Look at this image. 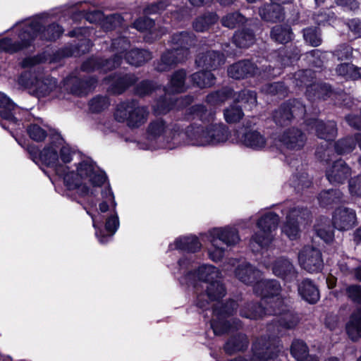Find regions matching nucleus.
<instances>
[{"mask_svg": "<svg viewBox=\"0 0 361 361\" xmlns=\"http://www.w3.org/2000/svg\"><path fill=\"white\" fill-rule=\"evenodd\" d=\"M185 117L188 120L198 118L202 124H192L183 132L178 125L168 124L163 119L157 118L148 125V139L162 147L173 149L184 144L214 147L225 143L230 137V131L226 126L215 123L214 112L202 104L188 108Z\"/></svg>", "mask_w": 361, "mask_h": 361, "instance_id": "1", "label": "nucleus"}, {"mask_svg": "<svg viewBox=\"0 0 361 361\" xmlns=\"http://www.w3.org/2000/svg\"><path fill=\"white\" fill-rule=\"evenodd\" d=\"M67 170L66 168L61 176L66 188L70 190H75L82 197H87L88 205L95 208L97 202L93 197L106 180L104 172L99 170L89 158L84 159L78 163L76 172Z\"/></svg>", "mask_w": 361, "mask_h": 361, "instance_id": "2", "label": "nucleus"}, {"mask_svg": "<svg viewBox=\"0 0 361 361\" xmlns=\"http://www.w3.org/2000/svg\"><path fill=\"white\" fill-rule=\"evenodd\" d=\"M220 271L213 265L202 264L196 271H189L179 279L181 284L191 285L197 294L196 305L206 308L209 300H218L226 295V288L219 281Z\"/></svg>", "mask_w": 361, "mask_h": 361, "instance_id": "3", "label": "nucleus"}, {"mask_svg": "<svg viewBox=\"0 0 361 361\" xmlns=\"http://www.w3.org/2000/svg\"><path fill=\"white\" fill-rule=\"evenodd\" d=\"M254 293L262 298V302L266 305L249 302L240 310L241 317L250 319H258L267 314L276 313L275 307H281L285 300L281 295V285L276 280L263 279L261 277L253 286Z\"/></svg>", "mask_w": 361, "mask_h": 361, "instance_id": "4", "label": "nucleus"}, {"mask_svg": "<svg viewBox=\"0 0 361 361\" xmlns=\"http://www.w3.org/2000/svg\"><path fill=\"white\" fill-rule=\"evenodd\" d=\"M102 201L99 204V212L97 214L91 212L90 209L85 207L87 214L92 220L95 228L96 236L101 243L108 242L119 227V219L115 210L116 203L114 194L109 187L101 190Z\"/></svg>", "mask_w": 361, "mask_h": 361, "instance_id": "5", "label": "nucleus"}, {"mask_svg": "<svg viewBox=\"0 0 361 361\" xmlns=\"http://www.w3.org/2000/svg\"><path fill=\"white\" fill-rule=\"evenodd\" d=\"M27 151L35 163L41 161L47 166L53 168L59 176L63 175L66 168L61 161L63 164L71 162L75 153L58 133L51 137L50 142L42 151L39 152L33 146H30Z\"/></svg>", "mask_w": 361, "mask_h": 361, "instance_id": "6", "label": "nucleus"}, {"mask_svg": "<svg viewBox=\"0 0 361 361\" xmlns=\"http://www.w3.org/2000/svg\"><path fill=\"white\" fill-rule=\"evenodd\" d=\"M195 39L192 34L181 32L171 37V49L165 51L160 60L155 63V69L159 72L169 71L178 63L184 61L189 56V48L195 44Z\"/></svg>", "mask_w": 361, "mask_h": 361, "instance_id": "7", "label": "nucleus"}, {"mask_svg": "<svg viewBox=\"0 0 361 361\" xmlns=\"http://www.w3.org/2000/svg\"><path fill=\"white\" fill-rule=\"evenodd\" d=\"M207 239L211 245L208 248L209 258L214 262L220 261L224 256L225 248L219 246L221 243L227 247H233L240 241L238 230L233 226L217 227L209 230Z\"/></svg>", "mask_w": 361, "mask_h": 361, "instance_id": "8", "label": "nucleus"}, {"mask_svg": "<svg viewBox=\"0 0 361 361\" xmlns=\"http://www.w3.org/2000/svg\"><path fill=\"white\" fill-rule=\"evenodd\" d=\"M130 44L129 40L123 37L114 39L111 43V49L114 52L113 59H103L97 57H92L85 61L81 69L83 71L91 72L99 71V72H106L119 66L123 60V56L127 52Z\"/></svg>", "mask_w": 361, "mask_h": 361, "instance_id": "9", "label": "nucleus"}, {"mask_svg": "<svg viewBox=\"0 0 361 361\" xmlns=\"http://www.w3.org/2000/svg\"><path fill=\"white\" fill-rule=\"evenodd\" d=\"M185 78L186 72L185 70L180 69L175 71L171 75L170 81L165 89L166 94L183 92L185 90ZM166 95H165L164 98H160L157 101L156 104H154L153 109L156 114H166L176 106L179 107L180 104L183 103V101H185L186 104L192 102L190 97H186L184 99L170 98L169 101L166 99Z\"/></svg>", "mask_w": 361, "mask_h": 361, "instance_id": "10", "label": "nucleus"}, {"mask_svg": "<svg viewBox=\"0 0 361 361\" xmlns=\"http://www.w3.org/2000/svg\"><path fill=\"white\" fill-rule=\"evenodd\" d=\"M114 116L116 121L126 122L130 128H138L147 122L149 111L135 100H127L117 104Z\"/></svg>", "mask_w": 361, "mask_h": 361, "instance_id": "11", "label": "nucleus"}, {"mask_svg": "<svg viewBox=\"0 0 361 361\" xmlns=\"http://www.w3.org/2000/svg\"><path fill=\"white\" fill-rule=\"evenodd\" d=\"M279 217L273 212H267L257 221L259 231L255 233L250 240V247L253 252L267 247L273 240L272 232L277 228Z\"/></svg>", "mask_w": 361, "mask_h": 361, "instance_id": "12", "label": "nucleus"}, {"mask_svg": "<svg viewBox=\"0 0 361 361\" xmlns=\"http://www.w3.org/2000/svg\"><path fill=\"white\" fill-rule=\"evenodd\" d=\"M47 15H39L35 18L25 21L27 35L32 37V42L37 38L41 40L52 41L59 38L63 32V28L57 24H51L44 27Z\"/></svg>", "mask_w": 361, "mask_h": 361, "instance_id": "13", "label": "nucleus"}, {"mask_svg": "<svg viewBox=\"0 0 361 361\" xmlns=\"http://www.w3.org/2000/svg\"><path fill=\"white\" fill-rule=\"evenodd\" d=\"M314 78V73L310 70H302L294 74L293 83L298 87L307 86L306 94L309 99H326L331 97L332 91L327 84L313 83L308 84Z\"/></svg>", "mask_w": 361, "mask_h": 361, "instance_id": "14", "label": "nucleus"}, {"mask_svg": "<svg viewBox=\"0 0 361 361\" xmlns=\"http://www.w3.org/2000/svg\"><path fill=\"white\" fill-rule=\"evenodd\" d=\"M238 306V303L233 300L215 306L211 321V327L215 335H221L231 329L232 327L226 319L236 312Z\"/></svg>", "mask_w": 361, "mask_h": 361, "instance_id": "15", "label": "nucleus"}, {"mask_svg": "<svg viewBox=\"0 0 361 361\" xmlns=\"http://www.w3.org/2000/svg\"><path fill=\"white\" fill-rule=\"evenodd\" d=\"M290 202H286L282 213L286 214V221L282 226V232L290 240L296 239L300 233L299 223L305 221L310 216L307 209L290 207Z\"/></svg>", "mask_w": 361, "mask_h": 361, "instance_id": "16", "label": "nucleus"}, {"mask_svg": "<svg viewBox=\"0 0 361 361\" xmlns=\"http://www.w3.org/2000/svg\"><path fill=\"white\" fill-rule=\"evenodd\" d=\"M279 70L275 72L271 67H266V69L261 72L257 66L249 60H243L231 65L228 68V75L234 79H243L249 76L256 75H262V78H271L279 75Z\"/></svg>", "mask_w": 361, "mask_h": 361, "instance_id": "17", "label": "nucleus"}, {"mask_svg": "<svg viewBox=\"0 0 361 361\" xmlns=\"http://www.w3.org/2000/svg\"><path fill=\"white\" fill-rule=\"evenodd\" d=\"M277 340L275 337L257 339L252 345L253 355L250 361H279L277 359L279 353ZM231 361H247L241 357Z\"/></svg>", "mask_w": 361, "mask_h": 361, "instance_id": "18", "label": "nucleus"}, {"mask_svg": "<svg viewBox=\"0 0 361 361\" xmlns=\"http://www.w3.org/2000/svg\"><path fill=\"white\" fill-rule=\"evenodd\" d=\"M13 28L20 29L18 34L13 35V38L4 37L0 39V52L15 53L32 44V37L27 35L25 22L16 23Z\"/></svg>", "mask_w": 361, "mask_h": 361, "instance_id": "19", "label": "nucleus"}, {"mask_svg": "<svg viewBox=\"0 0 361 361\" xmlns=\"http://www.w3.org/2000/svg\"><path fill=\"white\" fill-rule=\"evenodd\" d=\"M274 139L276 147L290 151L302 149L307 141L305 134L298 128H287Z\"/></svg>", "mask_w": 361, "mask_h": 361, "instance_id": "20", "label": "nucleus"}, {"mask_svg": "<svg viewBox=\"0 0 361 361\" xmlns=\"http://www.w3.org/2000/svg\"><path fill=\"white\" fill-rule=\"evenodd\" d=\"M305 106L297 99L290 100L281 104L273 114L276 125L286 126L295 117H302L305 114Z\"/></svg>", "mask_w": 361, "mask_h": 361, "instance_id": "21", "label": "nucleus"}, {"mask_svg": "<svg viewBox=\"0 0 361 361\" xmlns=\"http://www.w3.org/2000/svg\"><path fill=\"white\" fill-rule=\"evenodd\" d=\"M298 263L309 273L320 272L324 267L321 251L312 246H305L298 253Z\"/></svg>", "mask_w": 361, "mask_h": 361, "instance_id": "22", "label": "nucleus"}, {"mask_svg": "<svg viewBox=\"0 0 361 361\" xmlns=\"http://www.w3.org/2000/svg\"><path fill=\"white\" fill-rule=\"evenodd\" d=\"M331 221L336 229L341 231H349L357 224L356 212L350 208L338 207L333 213Z\"/></svg>", "mask_w": 361, "mask_h": 361, "instance_id": "23", "label": "nucleus"}, {"mask_svg": "<svg viewBox=\"0 0 361 361\" xmlns=\"http://www.w3.org/2000/svg\"><path fill=\"white\" fill-rule=\"evenodd\" d=\"M315 129L317 136L326 141L334 140L338 134L336 123L334 121H323L312 119L307 123Z\"/></svg>", "mask_w": 361, "mask_h": 361, "instance_id": "24", "label": "nucleus"}, {"mask_svg": "<svg viewBox=\"0 0 361 361\" xmlns=\"http://www.w3.org/2000/svg\"><path fill=\"white\" fill-rule=\"evenodd\" d=\"M350 175V168L342 159L336 161L326 170V176L332 184L343 183Z\"/></svg>", "mask_w": 361, "mask_h": 361, "instance_id": "25", "label": "nucleus"}, {"mask_svg": "<svg viewBox=\"0 0 361 361\" xmlns=\"http://www.w3.org/2000/svg\"><path fill=\"white\" fill-rule=\"evenodd\" d=\"M235 277L246 285L253 286L262 277V272L247 262H243L235 269Z\"/></svg>", "mask_w": 361, "mask_h": 361, "instance_id": "26", "label": "nucleus"}, {"mask_svg": "<svg viewBox=\"0 0 361 361\" xmlns=\"http://www.w3.org/2000/svg\"><path fill=\"white\" fill-rule=\"evenodd\" d=\"M225 62L224 54L215 51H208L200 54L195 60L198 67L214 70Z\"/></svg>", "mask_w": 361, "mask_h": 361, "instance_id": "27", "label": "nucleus"}, {"mask_svg": "<svg viewBox=\"0 0 361 361\" xmlns=\"http://www.w3.org/2000/svg\"><path fill=\"white\" fill-rule=\"evenodd\" d=\"M137 78L133 74L115 75L109 76L105 81L110 84V91L114 94H120L128 87L133 85Z\"/></svg>", "mask_w": 361, "mask_h": 361, "instance_id": "28", "label": "nucleus"}, {"mask_svg": "<svg viewBox=\"0 0 361 361\" xmlns=\"http://www.w3.org/2000/svg\"><path fill=\"white\" fill-rule=\"evenodd\" d=\"M97 83V80L91 78L89 80H80L78 78H68L64 80V85L67 90L77 96L86 95Z\"/></svg>", "mask_w": 361, "mask_h": 361, "instance_id": "29", "label": "nucleus"}, {"mask_svg": "<svg viewBox=\"0 0 361 361\" xmlns=\"http://www.w3.org/2000/svg\"><path fill=\"white\" fill-rule=\"evenodd\" d=\"M275 310L277 312L271 313L270 314L279 315L277 323H279V326L285 329H293L298 324V316L287 309L286 302L281 307L279 305L275 307Z\"/></svg>", "mask_w": 361, "mask_h": 361, "instance_id": "30", "label": "nucleus"}, {"mask_svg": "<svg viewBox=\"0 0 361 361\" xmlns=\"http://www.w3.org/2000/svg\"><path fill=\"white\" fill-rule=\"evenodd\" d=\"M18 108L4 93L0 92V116L11 124L17 125L18 119L16 117Z\"/></svg>", "mask_w": 361, "mask_h": 361, "instance_id": "31", "label": "nucleus"}, {"mask_svg": "<svg viewBox=\"0 0 361 361\" xmlns=\"http://www.w3.org/2000/svg\"><path fill=\"white\" fill-rule=\"evenodd\" d=\"M240 142L244 146L255 150H262L267 145L265 137L257 130H249L244 133Z\"/></svg>", "mask_w": 361, "mask_h": 361, "instance_id": "32", "label": "nucleus"}, {"mask_svg": "<svg viewBox=\"0 0 361 361\" xmlns=\"http://www.w3.org/2000/svg\"><path fill=\"white\" fill-rule=\"evenodd\" d=\"M202 245L195 236H184L177 238L173 244L169 245V250H179L188 252H195L200 250Z\"/></svg>", "mask_w": 361, "mask_h": 361, "instance_id": "33", "label": "nucleus"}, {"mask_svg": "<svg viewBox=\"0 0 361 361\" xmlns=\"http://www.w3.org/2000/svg\"><path fill=\"white\" fill-rule=\"evenodd\" d=\"M273 273L286 280H291L296 277V272L292 263L286 258L277 259L272 267Z\"/></svg>", "mask_w": 361, "mask_h": 361, "instance_id": "34", "label": "nucleus"}, {"mask_svg": "<svg viewBox=\"0 0 361 361\" xmlns=\"http://www.w3.org/2000/svg\"><path fill=\"white\" fill-rule=\"evenodd\" d=\"M298 292L301 297L309 303L314 304L319 299L318 288L310 279H305L300 283Z\"/></svg>", "mask_w": 361, "mask_h": 361, "instance_id": "35", "label": "nucleus"}, {"mask_svg": "<svg viewBox=\"0 0 361 361\" xmlns=\"http://www.w3.org/2000/svg\"><path fill=\"white\" fill-rule=\"evenodd\" d=\"M32 94L37 97H42L48 95L56 88V80L51 77H44L39 73V78L37 79Z\"/></svg>", "mask_w": 361, "mask_h": 361, "instance_id": "36", "label": "nucleus"}, {"mask_svg": "<svg viewBox=\"0 0 361 361\" xmlns=\"http://www.w3.org/2000/svg\"><path fill=\"white\" fill-rule=\"evenodd\" d=\"M259 14L263 20L273 23L281 20L284 17L281 6L273 3L259 8Z\"/></svg>", "mask_w": 361, "mask_h": 361, "instance_id": "37", "label": "nucleus"}, {"mask_svg": "<svg viewBox=\"0 0 361 361\" xmlns=\"http://www.w3.org/2000/svg\"><path fill=\"white\" fill-rule=\"evenodd\" d=\"M39 73L35 68L22 72L17 79L19 88L28 90L32 94L37 79L39 78Z\"/></svg>", "mask_w": 361, "mask_h": 361, "instance_id": "38", "label": "nucleus"}, {"mask_svg": "<svg viewBox=\"0 0 361 361\" xmlns=\"http://www.w3.org/2000/svg\"><path fill=\"white\" fill-rule=\"evenodd\" d=\"M152 54L145 49H133L125 54L127 63L140 66L152 59Z\"/></svg>", "mask_w": 361, "mask_h": 361, "instance_id": "39", "label": "nucleus"}, {"mask_svg": "<svg viewBox=\"0 0 361 361\" xmlns=\"http://www.w3.org/2000/svg\"><path fill=\"white\" fill-rule=\"evenodd\" d=\"M234 101L243 104L245 109L252 110L257 105V94L255 92L244 90L233 95Z\"/></svg>", "mask_w": 361, "mask_h": 361, "instance_id": "40", "label": "nucleus"}, {"mask_svg": "<svg viewBox=\"0 0 361 361\" xmlns=\"http://www.w3.org/2000/svg\"><path fill=\"white\" fill-rule=\"evenodd\" d=\"M346 331L353 341L361 338V311L353 314L346 325Z\"/></svg>", "mask_w": 361, "mask_h": 361, "instance_id": "41", "label": "nucleus"}, {"mask_svg": "<svg viewBox=\"0 0 361 361\" xmlns=\"http://www.w3.org/2000/svg\"><path fill=\"white\" fill-rule=\"evenodd\" d=\"M248 345V340L245 334H238L231 338L224 345V350L228 354L245 349Z\"/></svg>", "mask_w": 361, "mask_h": 361, "instance_id": "42", "label": "nucleus"}, {"mask_svg": "<svg viewBox=\"0 0 361 361\" xmlns=\"http://www.w3.org/2000/svg\"><path fill=\"white\" fill-rule=\"evenodd\" d=\"M271 37L279 43L286 44L292 39L293 32L288 25H276L271 29Z\"/></svg>", "mask_w": 361, "mask_h": 361, "instance_id": "43", "label": "nucleus"}, {"mask_svg": "<svg viewBox=\"0 0 361 361\" xmlns=\"http://www.w3.org/2000/svg\"><path fill=\"white\" fill-rule=\"evenodd\" d=\"M233 43L240 48H247L255 42V35L248 29L238 31L233 37Z\"/></svg>", "mask_w": 361, "mask_h": 361, "instance_id": "44", "label": "nucleus"}, {"mask_svg": "<svg viewBox=\"0 0 361 361\" xmlns=\"http://www.w3.org/2000/svg\"><path fill=\"white\" fill-rule=\"evenodd\" d=\"M193 83L200 88H207L215 83V77L210 71H200L191 75Z\"/></svg>", "mask_w": 361, "mask_h": 361, "instance_id": "45", "label": "nucleus"}, {"mask_svg": "<svg viewBox=\"0 0 361 361\" xmlns=\"http://www.w3.org/2000/svg\"><path fill=\"white\" fill-rule=\"evenodd\" d=\"M338 75L345 79L358 80L361 78L360 68L352 63H343L336 67Z\"/></svg>", "mask_w": 361, "mask_h": 361, "instance_id": "46", "label": "nucleus"}, {"mask_svg": "<svg viewBox=\"0 0 361 361\" xmlns=\"http://www.w3.org/2000/svg\"><path fill=\"white\" fill-rule=\"evenodd\" d=\"M356 146V138L354 136H348L339 139L334 144L335 151L338 154L344 155L353 152Z\"/></svg>", "mask_w": 361, "mask_h": 361, "instance_id": "47", "label": "nucleus"}, {"mask_svg": "<svg viewBox=\"0 0 361 361\" xmlns=\"http://www.w3.org/2000/svg\"><path fill=\"white\" fill-rule=\"evenodd\" d=\"M45 125L42 121L38 123H33L27 126V132L29 137L35 142H42L47 136V131Z\"/></svg>", "mask_w": 361, "mask_h": 361, "instance_id": "48", "label": "nucleus"}, {"mask_svg": "<svg viewBox=\"0 0 361 361\" xmlns=\"http://www.w3.org/2000/svg\"><path fill=\"white\" fill-rule=\"evenodd\" d=\"M218 20V16L215 13H209L197 18L193 23V27L197 32L207 30L210 25Z\"/></svg>", "mask_w": 361, "mask_h": 361, "instance_id": "49", "label": "nucleus"}, {"mask_svg": "<svg viewBox=\"0 0 361 361\" xmlns=\"http://www.w3.org/2000/svg\"><path fill=\"white\" fill-rule=\"evenodd\" d=\"M342 193L338 190H328L322 191L318 197L319 204L322 207L329 206L333 203L338 202L341 200Z\"/></svg>", "mask_w": 361, "mask_h": 361, "instance_id": "50", "label": "nucleus"}, {"mask_svg": "<svg viewBox=\"0 0 361 361\" xmlns=\"http://www.w3.org/2000/svg\"><path fill=\"white\" fill-rule=\"evenodd\" d=\"M290 352L297 360L302 361L307 357L308 348L302 341L295 340L291 345Z\"/></svg>", "mask_w": 361, "mask_h": 361, "instance_id": "51", "label": "nucleus"}, {"mask_svg": "<svg viewBox=\"0 0 361 361\" xmlns=\"http://www.w3.org/2000/svg\"><path fill=\"white\" fill-rule=\"evenodd\" d=\"M224 116L226 121L228 123H235L240 121L244 114L241 107L236 105H231L226 108L224 111Z\"/></svg>", "mask_w": 361, "mask_h": 361, "instance_id": "52", "label": "nucleus"}, {"mask_svg": "<svg viewBox=\"0 0 361 361\" xmlns=\"http://www.w3.org/2000/svg\"><path fill=\"white\" fill-rule=\"evenodd\" d=\"M303 37L307 43L312 47H318L322 43L321 33L317 27H307L303 30Z\"/></svg>", "mask_w": 361, "mask_h": 361, "instance_id": "53", "label": "nucleus"}, {"mask_svg": "<svg viewBox=\"0 0 361 361\" xmlns=\"http://www.w3.org/2000/svg\"><path fill=\"white\" fill-rule=\"evenodd\" d=\"M231 90L224 89L211 93L207 97V102L211 105L221 104L231 96Z\"/></svg>", "mask_w": 361, "mask_h": 361, "instance_id": "54", "label": "nucleus"}, {"mask_svg": "<svg viewBox=\"0 0 361 361\" xmlns=\"http://www.w3.org/2000/svg\"><path fill=\"white\" fill-rule=\"evenodd\" d=\"M110 102L109 98L104 96H97L90 100V109L92 112H99L108 108Z\"/></svg>", "mask_w": 361, "mask_h": 361, "instance_id": "55", "label": "nucleus"}, {"mask_svg": "<svg viewBox=\"0 0 361 361\" xmlns=\"http://www.w3.org/2000/svg\"><path fill=\"white\" fill-rule=\"evenodd\" d=\"M243 21L244 17L238 12H235L225 16L221 20V23L226 27L234 28L236 25L243 23Z\"/></svg>", "mask_w": 361, "mask_h": 361, "instance_id": "56", "label": "nucleus"}, {"mask_svg": "<svg viewBox=\"0 0 361 361\" xmlns=\"http://www.w3.org/2000/svg\"><path fill=\"white\" fill-rule=\"evenodd\" d=\"M267 94L285 96L287 93L286 87L283 82H274L266 85L262 90Z\"/></svg>", "mask_w": 361, "mask_h": 361, "instance_id": "57", "label": "nucleus"}, {"mask_svg": "<svg viewBox=\"0 0 361 361\" xmlns=\"http://www.w3.org/2000/svg\"><path fill=\"white\" fill-rule=\"evenodd\" d=\"M123 18L120 14L114 13L106 17L102 27L105 30H111L123 25Z\"/></svg>", "mask_w": 361, "mask_h": 361, "instance_id": "58", "label": "nucleus"}, {"mask_svg": "<svg viewBox=\"0 0 361 361\" xmlns=\"http://www.w3.org/2000/svg\"><path fill=\"white\" fill-rule=\"evenodd\" d=\"M157 87L151 81H142L135 88V94L139 96H145L151 94Z\"/></svg>", "mask_w": 361, "mask_h": 361, "instance_id": "59", "label": "nucleus"}, {"mask_svg": "<svg viewBox=\"0 0 361 361\" xmlns=\"http://www.w3.org/2000/svg\"><path fill=\"white\" fill-rule=\"evenodd\" d=\"M154 25V22L147 17L140 18L135 21L133 27L141 32L151 30Z\"/></svg>", "mask_w": 361, "mask_h": 361, "instance_id": "60", "label": "nucleus"}, {"mask_svg": "<svg viewBox=\"0 0 361 361\" xmlns=\"http://www.w3.org/2000/svg\"><path fill=\"white\" fill-rule=\"evenodd\" d=\"M348 297L353 302L361 303V286L352 285L346 288Z\"/></svg>", "mask_w": 361, "mask_h": 361, "instance_id": "61", "label": "nucleus"}, {"mask_svg": "<svg viewBox=\"0 0 361 361\" xmlns=\"http://www.w3.org/2000/svg\"><path fill=\"white\" fill-rule=\"evenodd\" d=\"M315 231L317 235L326 243L331 242L334 239V231L329 227L322 228L319 225L316 226Z\"/></svg>", "mask_w": 361, "mask_h": 361, "instance_id": "62", "label": "nucleus"}, {"mask_svg": "<svg viewBox=\"0 0 361 361\" xmlns=\"http://www.w3.org/2000/svg\"><path fill=\"white\" fill-rule=\"evenodd\" d=\"M349 191L353 196L361 197V176L349 181Z\"/></svg>", "mask_w": 361, "mask_h": 361, "instance_id": "63", "label": "nucleus"}, {"mask_svg": "<svg viewBox=\"0 0 361 361\" xmlns=\"http://www.w3.org/2000/svg\"><path fill=\"white\" fill-rule=\"evenodd\" d=\"M345 121L350 126L361 130V112L360 114H349L345 116Z\"/></svg>", "mask_w": 361, "mask_h": 361, "instance_id": "64", "label": "nucleus"}]
</instances>
